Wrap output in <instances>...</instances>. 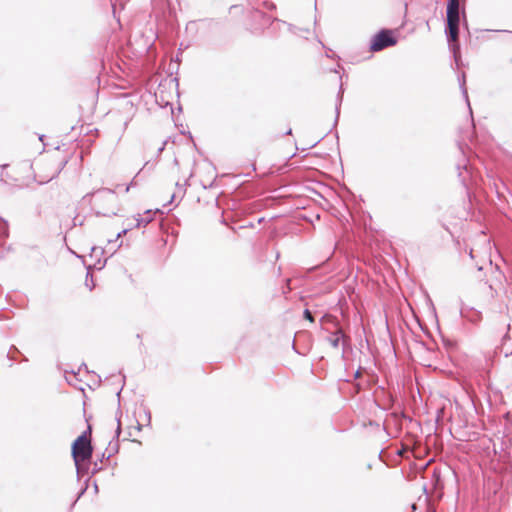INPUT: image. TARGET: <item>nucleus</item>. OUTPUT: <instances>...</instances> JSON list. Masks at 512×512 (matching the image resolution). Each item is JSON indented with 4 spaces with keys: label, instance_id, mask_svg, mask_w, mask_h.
<instances>
[{
    "label": "nucleus",
    "instance_id": "ddd939ff",
    "mask_svg": "<svg viewBox=\"0 0 512 512\" xmlns=\"http://www.w3.org/2000/svg\"><path fill=\"white\" fill-rule=\"evenodd\" d=\"M89 275V273H87V276ZM93 282V279H90V281L88 282V277L86 278V285L88 286L89 284H92Z\"/></svg>",
    "mask_w": 512,
    "mask_h": 512
},
{
    "label": "nucleus",
    "instance_id": "9b49d317",
    "mask_svg": "<svg viewBox=\"0 0 512 512\" xmlns=\"http://www.w3.org/2000/svg\"><path fill=\"white\" fill-rule=\"evenodd\" d=\"M89 275V273H87V276ZM93 282V279H90V281L88 282V277L86 278V285L88 286L89 284H92Z\"/></svg>",
    "mask_w": 512,
    "mask_h": 512
},
{
    "label": "nucleus",
    "instance_id": "f8f14e48",
    "mask_svg": "<svg viewBox=\"0 0 512 512\" xmlns=\"http://www.w3.org/2000/svg\"><path fill=\"white\" fill-rule=\"evenodd\" d=\"M89 275V273H87V276ZM93 282V279H90V281L88 282V277L86 278V285L88 286L89 284H92Z\"/></svg>",
    "mask_w": 512,
    "mask_h": 512
},
{
    "label": "nucleus",
    "instance_id": "39448f33",
    "mask_svg": "<svg viewBox=\"0 0 512 512\" xmlns=\"http://www.w3.org/2000/svg\"><path fill=\"white\" fill-rule=\"evenodd\" d=\"M157 212H158V210H156V211L147 210L143 214H138L137 216H135L136 223L133 227H136V228L145 227L154 219V216Z\"/></svg>",
    "mask_w": 512,
    "mask_h": 512
},
{
    "label": "nucleus",
    "instance_id": "2eb2a0df",
    "mask_svg": "<svg viewBox=\"0 0 512 512\" xmlns=\"http://www.w3.org/2000/svg\"><path fill=\"white\" fill-rule=\"evenodd\" d=\"M470 256L473 257V250H470Z\"/></svg>",
    "mask_w": 512,
    "mask_h": 512
},
{
    "label": "nucleus",
    "instance_id": "423d86ee",
    "mask_svg": "<svg viewBox=\"0 0 512 512\" xmlns=\"http://www.w3.org/2000/svg\"><path fill=\"white\" fill-rule=\"evenodd\" d=\"M328 341L333 348H338L340 344H342L343 346L346 345V337L341 329H338L337 331L332 333L329 336Z\"/></svg>",
    "mask_w": 512,
    "mask_h": 512
},
{
    "label": "nucleus",
    "instance_id": "f257e3e1",
    "mask_svg": "<svg viewBox=\"0 0 512 512\" xmlns=\"http://www.w3.org/2000/svg\"><path fill=\"white\" fill-rule=\"evenodd\" d=\"M91 204L97 215L111 217L119 212V200L117 194L111 189H102L91 197Z\"/></svg>",
    "mask_w": 512,
    "mask_h": 512
},
{
    "label": "nucleus",
    "instance_id": "7ed1b4c3",
    "mask_svg": "<svg viewBox=\"0 0 512 512\" xmlns=\"http://www.w3.org/2000/svg\"><path fill=\"white\" fill-rule=\"evenodd\" d=\"M92 454V446L90 440L85 434L80 435L72 445V456L77 469L79 470L80 462L89 460Z\"/></svg>",
    "mask_w": 512,
    "mask_h": 512
},
{
    "label": "nucleus",
    "instance_id": "9d476101",
    "mask_svg": "<svg viewBox=\"0 0 512 512\" xmlns=\"http://www.w3.org/2000/svg\"><path fill=\"white\" fill-rule=\"evenodd\" d=\"M461 87H462L463 94H464V96H465V97H466V99H467V98H468V96H467V90L464 88V83H463V84H461Z\"/></svg>",
    "mask_w": 512,
    "mask_h": 512
},
{
    "label": "nucleus",
    "instance_id": "0eeeda50",
    "mask_svg": "<svg viewBox=\"0 0 512 512\" xmlns=\"http://www.w3.org/2000/svg\"><path fill=\"white\" fill-rule=\"evenodd\" d=\"M131 228H132V227H128V228H126V229H123L122 231H120V232L117 234V237H116V238L118 239V238H120V237H122V236L126 235V234H127V232H128Z\"/></svg>",
    "mask_w": 512,
    "mask_h": 512
},
{
    "label": "nucleus",
    "instance_id": "4468645a",
    "mask_svg": "<svg viewBox=\"0 0 512 512\" xmlns=\"http://www.w3.org/2000/svg\"><path fill=\"white\" fill-rule=\"evenodd\" d=\"M116 433H117V435H119V434H120V424H119V423H118V425H117Z\"/></svg>",
    "mask_w": 512,
    "mask_h": 512
},
{
    "label": "nucleus",
    "instance_id": "1a4fd4ad",
    "mask_svg": "<svg viewBox=\"0 0 512 512\" xmlns=\"http://www.w3.org/2000/svg\"><path fill=\"white\" fill-rule=\"evenodd\" d=\"M113 2V7L115 8L117 2L119 3V5L122 7L123 6V3L121 0H111Z\"/></svg>",
    "mask_w": 512,
    "mask_h": 512
},
{
    "label": "nucleus",
    "instance_id": "20e7f679",
    "mask_svg": "<svg viewBox=\"0 0 512 512\" xmlns=\"http://www.w3.org/2000/svg\"><path fill=\"white\" fill-rule=\"evenodd\" d=\"M395 43L396 41L388 31H381L373 37L370 48L372 51H380L386 47L394 45Z\"/></svg>",
    "mask_w": 512,
    "mask_h": 512
},
{
    "label": "nucleus",
    "instance_id": "6e6552de",
    "mask_svg": "<svg viewBox=\"0 0 512 512\" xmlns=\"http://www.w3.org/2000/svg\"><path fill=\"white\" fill-rule=\"evenodd\" d=\"M304 315H305L306 319H308L310 321H313L312 314H311V312L309 310H305Z\"/></svg>",
    "mask_w": 512,
    "mask_h": 512
},
{
    "label": "nucleus",
    "instance_id": "f03ea898",
    "mask_svg": "<svg viewBox=\"0 0 512 512\" xmlns=\"http://www.w3.org/2000/svg\"><path fill=\"white\" fill-rule=\"evenodd\" d=\"M459 21V0H449L447 4V33L449 41H457Z\"/></svg>",
    "mask_w": 512,
    "mask_h": 512
}]
</instances>
